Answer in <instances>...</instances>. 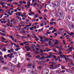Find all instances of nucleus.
Wrapping results in <instances>:
<instances>
[{"label": "nucleus", "instance_id": "2", "mask_svg": "<svg viewBox=\"0 0 74 74\" xmlns=\"http://www.w3.org/2000/svg\"><path fill=\"white\" fill-rule=\"evenodd\" d=\"M8 67L9 70L12 72L14 71V70H15V65L13 64H12L11 63H10L8 64Z\"/></svg>", "mask_w": 74, "mask_h": 74}, {"label": "nucleus", "instance_id": "20", "mask_svg": "<svg viewBox=\"0 0 74 74\" xmlns=\"http://www.w3.org/2000/svg\"><path fill=\"white\" fill-rule=\"evenodd\" d=\"M53 27H51L49 28V30H53Z\"/></svg>", "mask_w": 74, "mask_h": 74}, {"label": "nucleus", "instance_id": "7", "mask_svg": "<svg viewBox=\"0 0 74 74\" xmlns=\"http://www.w3.org/2000/svg\"><path fill=\"white\" fill-rule=\"evenodd\" d=\"M66 70V72H67V73H72L73 72L72 71L69 69H65Z\"/></svg>", "mask_w": 74, "mask_h": 74}, {"label": "nucleus", "instance_id": "33", "mask_svg": "<svg viewBox=\"0 0 74 74\" xmlns=\"http://www.w3.org/2000/svg\"><path fill=\"white\" fill-rule=\"evenodd\" d=\"M12 20H13V22L16 21V20L15 19V18H12Z\"/></svg>", "mask_w": 74, "mask_h": 74}, {"label": "nucleus", "instance_id": "24", "mask_svg": "<svg viewBox=\"0 0 74 74\" xmlns=\"http://www.w3.org/2000/svg\"><path fill=\"white\" fill-rule=\"evenodd\" d=\"M12 55H13V53H10V58L11 59L12 58Z\"/></svg>", "mask_w": 74, "mask_h": 74}, {"label": "nucleus", "instance_id": "64", "mask_svg": "<svg viewBox=\"0 0 74 74\" xmlns=\"http://www.w3.org/2000/svg\"><path fill=\"white\" fill-rule=\"evenodd\" d=\"M15 51H18V48L16 49H15Z\"/></svg>", "mask_w": 74, "mask_h": 74}, {"label": "nucleus", "instance_id": "22", "mask_svg": "<svg viewBox=\"0 0 74 74\" xmlns=\"http://www.w3.org/2000/svg\"><path fill=\"white\" fill-rule=\"evenodd\" d=\"M74 33L73 32H71V33H70V34H69V35H70V36H73L74 35Z\"/></svg>", "mask_w": 74, "mask_h": 74}, {"label": "nucleus", "instance_id": "9", "mask_svg": "<svg viewBox=\"0 0 74 74\" xmlns=\"http://www.w3.org/2000/svg\"><path fill=\"white\" fill-rule=\"evenodd\" d=\"M56 42H55V43L54 44V45H58V40H56Z\"/></svg>", "mask_w": 74, "mask_h": 74}, {"label": "nucleus", "instance_id": "30", "mask_svg": "<svg viewBox=\"0 0 74 74\" xmlns=\"http://www.w3.org/2000/svg\"><path fill=\"white\" fill-rule=\"evenodd\" d=\"M22 4H26V1H22Z\"/></svg>", "mask_w": 74, "mask_h": 74}, {"label": "nucleus", "instance_id": "49", "mask_svg": "<svg viewBox=\"0 0 74 74\" xmlns=\"http://www.w3.org/2000/svg\"><path fill=\"white\" fill-rule=\"evenodd\" d=\"M8 53H11V51H10V50H8Z\"/></svg>", "mask_w": 74, "mask_h": 74}, {"label": "nucleus", "instance_id": "21", "mask_svg": "<svg viewBox=\"0 0 74 74\" xmlns=\"http://www.w3.org/2000/svg\"><path fill=\"white\" fill-rule=\"evenodd\" d=\"M51 42H52V41H49V46H51Z\"/></svg>", "mask_w": 74, "mask_h": 74}, {"label": "nucleus", "instance_id": "50", "mask_svg": "<svg viewBox=\"0 0 74 74\" xmlns=\"http://www.w3.org/2000/svg\"><path fill=\"white\" fill-rule=\"evenodd\" d=\"M56 72L57 73H59V70H57L56 71Z\"/></svg>", "mask_w": 74, "mask_h": 74}, {"label": "nucleus", "instance_id": "12", "mask_svg": "<svg viewBox=\"0 0 74 74\" xmlns=\"http://www.w3.org/2000/svg\"><path fill=\"white\" fill-rule=\"evenodd\" d=\"M49 41V39L46 38H45L44 39V42H46V41H47L48 42Z\"/></svg>", "mask_w": 74, "mask_h": 74}, {"label": "nucleus", "instance_id": "31", "mask_svg": "<svg viewBox=\"0 0 74 74\" xmlns=\"http://www.w3.org/2000/svg\"><path fill=\"white\" fill-rule=\"evenodd\" d=\"M68 19H69L70 20V19H71V16H70L69 15H68Z\"/></svg>", "mask_w": 74, "mask_h": 74}, {"label": "nucleus", "instance_id": "48", "mask_svg": "<svg viewBox=\"0 0 74 74\" xmlns=\"http://www.w3.org/2000/svg\"><path fill=\"white\" fill-rule=\"evenodd\" d=\"M52 51H54V52H57V50H56L52 49Z\"/></svg>", "mask_w": 74, "mask_h": 74}, {"label": "nucleus", "instance_id": "55", "mask_svg": "<svg viewBox=\"0 0 74 74\" xmlns=\"http://www.w3.org/2000/svg\"><path fill=\"white\" fill-rule=\"evenodd\" d=\"M49 59H47L46 60V61H47V62H49Z\"/></svg>", "mask_w": 74, "mask_h": 74}, {"label": "nucleus", "instance_id": "19", "mask_svg": "<svg viewBox=\"0 0 74 74\" xmlns=\"http://www.w3.org/2000/svg\"><path fill=\"white\" fill-rule=\"evenodd\" d=\"M0 34H1V35H2V36H5V33H3L1 32H0Z\"/></svg>", "mask_w": 74, "mask_h": 74}, {"label": "nucleus", "instance_id": "26", "mask_svg": "<svg viewBox=\"0 0 74 74\" xmlns=\"http://www.w3.org/2000/svg\"><path fill=\"white\" fill-rule=\"evenodd\" d=\"M42 15L43 16H44V17H47V16L46 15V14H45L43 13L42 14Z\"/></svg>", "mask_w": 74, "mask_h": 74}, {"label": "nucleus", "instance_id": "29", "mask_svg": "<svg viewBox=\"0 0 74 74\" xmlns=\"http://www.w3.org/2000/svg\"><path fill=\"white\" fill-rule=\"evenodd\" d=\"M61 69H65V70H66V68L63 67V66H61Z\"/></svg>", "mask_w": 74, "mask_h": 74}, {"label": "nucleus", "instance_id": "47", "mask_svg": "<svg viewBox=\"0 0 74 74\" xmlns=\"http://www.w3.org/2000/svg\"><path fill=\"white\" fill-rule=\"evenodd\" d=\"M22 6V5H17V7H21Z\"/></svg>", "mask_w": 74, "mask_h": 74}, {"label": "nucleus", "instance_id": "18", "mask_svg": "<svg viewBox=\"0 0 74 74\" xmlns=\"http://www.w3.org/2000/svg\"><path fill=\"white\" fill-rule=\"evenodd\" d=\"M51 58V56H48L45 57V59H47L48 58Z\"/></svg>", "mask_w": 74, "mask_h": 74}, {"label": "nucleus", "instance_id": "13", "mask_svg": "<svg viewBox=\"0 0 74 74\" xmlns=\"http://www.w3.org/2000/svg\"><path fill=\"white\" fill-rule=\"evenodd\" d=\"M37 72V71H36V70H35L34 71H32V74H36V73Z\"/></svg>", "mask_w": 74, "mask_h": 74}, {"label": "nucleus", "instance_id": "10", "mask_svg": "<svg viewBox=\"0 0 74 74\" xmlns=\"http://www.w3.org/2000/svg\"><path fill=\"white\" fill-rule=\"evenodd\" d=\"M21 12H17L16 13V15H18V16H21Z\"/></svg>", "mask_w": 74, "mask_h": 74}, {"label": "nucleus", "instance_id": "14", "mask_svg": "<svg viewBox=\"0 0 74 74\" xmlns=\"http://www.w3.org/2000/svg\"><path fill=\"white\" fill-rule=\"evenodd\" d=\"M38 64H39L40 66H41L42 64V62H41L40 61H38Z\"/></svg>", "mask_w": 74, "mask_h": 74}, {"label": "nucleus", "instance_id": "28", "mask_svg": "<svg viewBox=\"0 0 74 74\" xmlns=\"http://www.w3.org/2000/svg\"><path fill=\"white\" fill-rule=\"evenodd\" d=\"M40 27H42V26H44V23H42L41 24H40Z\"/></svg>", "mask_w": 74, "mask_h": 74}, {"label": "nucleus", "instance_id": "42", "mask_svg": "<svg viewBox=\"0 0 74 74\" xmlns=\"http://www.w3.org/2000/svg\"><path fill=\"white\" fill-rule=\"evenodd\" d=\"M55 20L53 18H52L51 20V22H53V21H54Z\"/></svg>", "mask_w": 74, "mask_h": 74}, {"label": "nucleus", "instance_id": "53", "mask_svg": "<svg viewBox=\"0 0 74 74\" xmlns=\"http://www.w3.org/2000/svg\"><path fill=\"white\" fill-rule=\"evenodd\" d=\"M40 10H41V8H42V6H40V7H39Z\"/></svg>", "mask_w": 74, "mask_h": 74}, {"label": "nucleus", "instance_id": "36", "mask_svg": "<svg viewBox=\"0 0 74 74\" xmlns=\"http://www.w3.org/2000/svg\"><path fill=\"white\" fill-rule=\"evenodd\" d=\"M1 23H6V21H1Z\"/></svg>", "mask_w": 74, "mask_h": 74}, {"label": "nucleus", "instance_id": "51", "mask_svg": "<svg viewBox=\"0 0 74 74\" xmlns=\"http://www.w3.org/2000/svg\"><path fill=\"white\" fill-rule=\"evenodd\" d=\"M45 62H46V60H44V61H42V63H45Z\"/></svg>", "mask_w": 74, "mask_h": 74}, {"label": "nucleus", "instance_id": "34", "mask_svg": "<svg viewBox=\"0 0 74 74\" xmlns=\"http://www.w3.org/2000/svg\"><path fill=\"white\" fill-rule=\"evenodd\" d=\"M38 69H42V67H41V66H40L38 67Z\"/></svg>", "mask_w": 74, "mask_h": 74}, {"label": "nucleus", "instance_id": "4", "mask_svg": "<svg viewBox=\"0 0 74 74\" xmlns=\"http://www.w3.org/2000/svg\"><path fill=\"white\" fill-rule=\"evenodd\" d=\"M48 73H49V70L47 69H43L42 71V74H48Z\"/></svg>", "mask_w": 74, "mask_h": 74}, {"label": "nucleus", "instance_id": "60", "mask_svg": "<svg viewBox=\"0 0 74 74\" xmlns=\"http://www.w3.org/2000/svg\"><path fill=\"white\" fill-rule=\"evenodd\" d=\"M29 28L30 29L29 30H33V29H32V28L29 27Z\"/></svg>", "mask_w": 74, "mask_h": 74}, {"label": "nucleus", "instance_id": "52", "mask_svg": "<svg viewBox=\"0 0 74 74\" xmlns=\"http://www.w3.org/2000/svg\"><path fill=\"white\" fill-rule=\"evenodd\" d=\"M7 45H8V44H5L4 45L5 47H7Z\"/></svg>", "mask_w": 74, "mask_h": 74}, {"label": "nucleus", "instance_id": "59", "mask_svg": "<svg viewBox=\"0 0 74 74\" xmlns=\"http://www.w3.org/2000/svg\"><path fill=\"white\" fill-rule=\"evenodd\" d=\"M54 35L56 36H58V34L56 33H55L54 34Z\"/></svg>", "mask_w": 74, "mask_h": 74}, {"label": "nucleus", "instance_id": "56", "mask_svg": "<svg viewBox=\"0 0 74 74\" xmlns=\"http://www.w3.org/2000/svg\"><path fill=\"white\" fill-rule=\"evenodd\" d=\"M30 55V52L28 53L27 54V56H29Z\"/></svg>", "mask_w": 74, "mask_h": 74}, {"label": "nucleus", "instance_id": "39", "mask_svg": "<svg viewBox=\"0 0 74 74\" xmlns=\"http://www.w3.org/2000/svg\"><path fill=\"white\" fill-rule=\"evenodd\" d=\"M3 69H4V70H7V68L4 66L3 67Z\"/></svg>", "mask_w": 74, "mask_h": 74}, {"label": "nucleus", "instance_id": "35", "mask_svg": "<svg viewBox=\"0 0 74 74\" xmlns=\"http://www.w3.org/2000/svg\"><path fill=\"white\" fill-rule=\"evenodd\" d=\"M1 38L3 40H5V39L3 37H1Z\"/></svg>", "mask_w": 74, "mask_h": 74}, {"label": "nucleus", "instance_id": "58", "mask_svg": "<svg viewBox=\"0 0 74 74\" xmlns=\"http://www.w3.org/2000/svg\"><path fill=\"white\" fill-rule=\"evenodd\" d=\"M50 25H53V22H50Z\"/></svg>", "mask_w": 74, "mask_h": 74}, {"label": "nucleus", "instance_id": "3", "mask_svg": "<svg viewBox=\"0 0 74 74\" xmlns=\"http://www.w3.org/2000/svg\"><path fill=\"white\" fill-rule=\"evenodd\" d=\"M74 4L73 3H71L68 6V8L69 10L71 9H74Z\"/></svg>", "mask_w": 74, "mask_h": 74}, {"label": "nucleus", "instance_id": "1", "mask_svg": "<svg viewBox=\"0 0 74 74\" xmlns=\"http://www.w3.org/2000/svg\"><path fill=\"white\" fill-rule=\"evenodd\" d=\"M58 16L59 17H60L61 19H63L64 18V14H63V12L62 10H59L57 12Z\"/></svg>", "mask_w": 74, "mask_h": 74}, {"label": "nucleus", "instance_id": "38", "mask_svg": "<svg viewBox=\"0 0 74 74\" xmlns=\"http://www.w3.org/2000/svg\"><path fill=\"white\" fill-rule=\"evenodd\" d=\"M62 45H60V47L59 48V49H62Z\"/></svg>", "mask_w": 74, "mask_h": 74}, {"label": "nucleus", "instance_id": "17", "mask_svg": "<svg viewBox=\"0 0 74 74\" xmlns=\"http://www.w3.org/2000/svg\"><path fill=\"white\" fill-rule=\"evenodd\" d=\"M72 49H73V48L72 47H71L69 48V49H68V50H69L71 52V51H72Z\"/></svg>", "mask_w": 74, "mask_h": 74}, {"label": "nucleus", "instance_id": "41", "mask_svg": "<svg viewBox=\"0 0 74 74\" xmlns=\"http://www.w3.org/2000/svg\"><path fill=\"white\" fill-rule=\"evenodd\" d=\"M38 37H39V38H40V40H42V39H43V38H42V37H40V36H39Z\"/></svg>", "mask_w": 74, "mask_h": 74}, {"label": "nucleus", "instance_id": "5", "mask_svg": "<svg viewBox=\"0 0 74 74\" xmlns=\"http://www.w3.org/2000/svg\"><path fill=\"white\" fill-rule=\"evenodd\" d=\"M66 3L65 1H62L61 2V5L62 7H65L66 6Z\"/></svg>", "mask_w": 74, "mask_h": 74}, {"label": "nucleus", "instance_id": "44", "mask_svg": "<svg viewBox=\"0 0 74 74\" xmlns=\"http://www.w3.org/2000/svg\"><path fill=\"white\" fill-rule=\"evenodd\" d=\"M59 53L60 55H62V54H63V52H62V51H61L60 52H59Z\"/></svg>", "mask_w": 74, "mask_h": 74}, {"label": "nucleus", "instance_id": "25", "mask_svg": "<svg viewBox=\"0 0 74 74\" xmlns=\"http://www.w3.org/2000/svg\"><path fill=\"white\" fill-rule=\"evenodd\" d=\"M21 67V66L20 65V64H19L17 65V67L18 68H19Z\"/></svg>", "mask_w": 74, "mask_h": 74}, {"label": "nucleus", "instance_id": "43", "mask_svg": "<svg viewBox=\"0 0 74 74\" xmlns=\"http://www.w3.org/2000/svg\"><path fill=\"white\" fill-rule=\"evenodd\" d=\"M64 59H65V60H66V62H68V61H67V58H66V57H65V58Z\"/></svg>", "mask_w": 74, "mask_h": 74}, {"label": "nucleus", "instance_id": "8", "mask_svg": "<svg viewBox=\"0 0 74 74\" xmlns=\"http://www.w3.org/2000/svg\"><path fill=\"white\" fill-rule=\"evenodd\" d=\"M16 18H17L16 19L17 22H20V20L19 19V16H16Z\"/></svg>", "mask_w": 74, "mask_h": 74}, {"label": "nucleus", "instance_id": "63", "mask_svg": "<svg viewBox=\"0 0 74 74\" xmlns=\"http://www.w3.org/2000/svg\"><path fill=\"white\" fill-rule=\"evenodd\" d=\"M27 66L28 67H31V66L30 64H29V65H27Z\"/></svg>", "mask_w": 74, "mask_h": 74}, {"label": "nucleus", "instance_id": "45", "mask_svg": "<svg viewBox=\"0 0 74 74\" xmlns=\"http://www.w3.org/2000/svg\"><path fill=\"white\" fill-rule=\"evenodd\" d=\"M58 34H62V33H61V32H60V31H59L58 32Z\"/></svg>", "mask_w": 74, "mask_h": 74}, {"label": "nucleus", "instance_id": "54", "mask_svg": "<svg viewBox=\"0 0 74 74\" xmlns=\"http://www.w3.org/2000/svg\"><path fill=\"white\" fill-rule=\"evenodd\" d=\"M35 18H37V14H36L35 16Z\"/></svg>", "mask_w": 74, "mask_h": 74}, {"label": "nucleus", "instance_id": "57", "mask_svg": "<svg viewBox=\"0 0 74 74\" xmlns=\"http://www.w3.org/2000/svg\"><path fill=\"white\" fill-rule=\"evenodd\" d=\"M49 68L51 70H52V69H54V67L51 68V67H50Z\"/></svg>", "mask_w": 74, "mask_h": 74}, {"label": "nucleus", "instance_id": "32", "mask_svg": "<svg viewBox=\"0 0 74 74\" xmlns=\"http://www.w3.org/2000/svg\"><path fill=\"white\" fill-rule=\"evenodd\" d=\"M14 49H11V52H12L13 53V52H14Z\"/></svg>", "mask_w": 74, "mask_h": 74}, {"label": "nucleus", "instance_id": "16", "mask_svg": "<svg viewBox=\"0 0 74 74\" xmlns=\"http://www.w3.org/2000/svg\"><path fill=\"white\" fill-rule=\"evenodd\" d=\"M9 37H10V38H11V39H12V41H14V38L12 36H9Z\"/></svg>", "mask_w": 74, "mask_h": 74}, {"label": "nucleus", "instance_id": "62", "mask_svg": "<svg viewBox=\"0 0 74 74\" xmlns=\"http://www.w3.org/2000/svg\"><path fill=\"white\" fill-rule=\"evenodd\" d=\"M10 54H8L7 55V57H9L10 58Z\"/></svg>", "mask_w": 74, "mask_h": 74}, {"label": "nucleus", "instance_id": "6", "mask_svg": "<svg viewBox=\"0 0 74 74\" xmlns=\"http://www.w3.org/2000/svg\"><path fill=\"white\" fill-rule=\"evenodd\" d=\"M58 7H59V3H57V4H55L53 6L54 9H56Z\"/></svg>", "mask_w": 74, "mask_h": 74}, {"label": "nucleus", "instance_id": "61", "mask_svg": "<svg viewBox=\"0 0 74 74\" xmlns=\"http://www.w3.org/2000/svg\"><path fill=\"white\" fill-rule=\"evenodd\" d=\"M53 30H54V31L55 32H56V29L54 28H53Z\"/></svg>", "mask_w": 74, "mask_h": 74}, {"label": "nucleus", "instance_id": "23", "mask_svg": "<svg viewBox=\"0 0 74 74\" xmlns=\"http://www.w3.org/2000/svg\"><path fill=\"white\" fill-rule=\"evenodd\" d=\"M35 58H36V59H37V58H40V56L38 55L37 56H36Z\"/></svg>", "mask_w": 74, "mask_h": 74}, {"label": "nucleus", "instance_id": "46", "mask_svg": "<svg viewBox=\"0 0 74 74\" xmlns=\"http://www.w3.org/2000/svg\"><path fill=\"white\" fill-rule=\"evenodd\" d=\"M32 38H37V36H34V37H33Z\"/></svg>", "mask_w": 74, "mask_h": 74}, {"label": "nucleus", "instance_id": "15", "mask_svg": "<svg viewBox=\"0 0 74 74\" xmlns=\"http://www.w3.org/2000/svg\"><path fill=\"white\" fill-rule=\"evenodd\" d=\"M60 56L61 58H66L65 55H60Z\"/></svg>", "mask_w": 74, "mask_h": 74}, {"label": "nucleus", "instance_id": "27", "mask_svg": "<svg viewBox=\"0 0 74 74\" xmlns=\"http://www.w3.org/2000/svg\"><path fill=\"white\" fill-rule=\"evenodd\" d=\"M30 49V47H28L27 48V49H26V51H29Z\"/></svg>", "mask_w": 74, "mask_h": 74}, {"label": "nucleus", "instance_id": "11", "mask_svg": "<svg viewBox=\"0 0 74 74\" xmlns=\"http://www.w3.org/2000/svg\"><path fill=\"white\" fill-rule=\"evenodd\" d=\"M21 70L22 73H25V72H26V69L24 68L21 69Z\"/></svg>", "mask_w": 74, "mask_h": 74}, {"label": "nucleus", "instance_id": "37", "mask_svg": "<svg viewBox=\"0 0 74 74\" xmlns=\"http://www.w3.org/2000/svg\"><path fill=\"white\" fill-rule=\"evenodd\" d=\"M1 5H3L4 4V3L3 2H1Z\"/></svg>", "mask_w": 74, "mask_h": 74}, {"label": "nucleus", "instance_id": "40", "mask_svg": "<svg viewBox=\"0 0 74 74\" xmlns=\"http://www.w3.org/2000/svg\"><path fill=\"white\" fill-rule=\"evenodd\" d=\"M59 38H60V39H64V38H63L62 36H60V37Z\"/></svg>", "mask_w": 74, "mask_h": 74}]
</instances>
